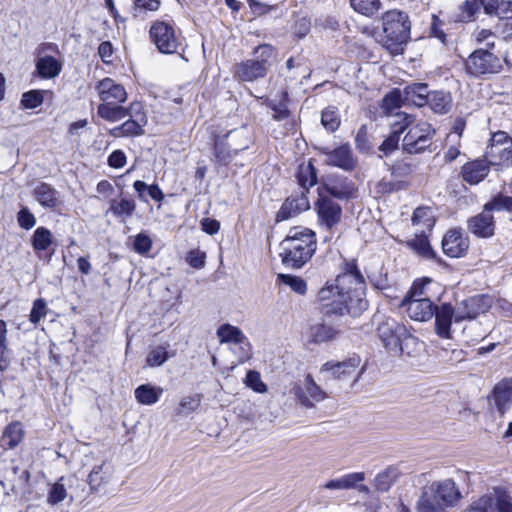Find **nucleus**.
<instances>
[{
    "label": "nucleus",
    "mask_w": 512,
    "mask_h": 512,
    "mask_svg": "<svg viewBox=\"0 0 512 512\" xmlns=\"http://www.w3.org/2000/svg\"><path fill=\"white\" fill-rule=\"evenodd\" d=\"M365 281L355 264H348L346 271L335 279V284L323 287L319 300L326 314H351L358 316L368 307L364 298Z\"/></svg>",
    "instance_id": "obj_1"
},
{
    "label": "nucleus",
    "mask_w": 512,
    "mask_h": 512,
    "mask_svg": "<svg viewBox=\"0 0 512 512\" xmlns=\"http://www.w3.org/2000/svg\"><path fill=\"white\" fill-rule=\"evenodd\" d=\"M317 248L315 233L305 227H294L281 242L282 263L289 268L303 267L314 255Z\"/></svg>",
    "instance_id": "obj_2"
},
{
    "label": "nucleus",
    "mask_w": 512,
    "mask_h": 512,
    "mask_svg": "<svg viewBox=\"0 0 512 512\" xmlns=\"http://www.w3.org/2000/svg\"><path fill=\"white\" fill-rule=\"evenodd\" d=\"M277 50L270 44H260L253 49V57L233 66V77L240 82L263 79L277 60Z\"/></svg>",
    "instance_id": "obj_3"
},
{
    "label": "nucleus",
    "mask_w": 512,
    "mask_h": 512,
    "mask_svg": "<svg viewBox=\"0 0 512 512\" xmlns=\"http://www.w3.org/2000/svg\"><path fill=\"white\" fill-rule=\"evenodd\" d=\"M461 497L460 491L451 479L433 482L422 489L416 503L417 512H445Z\"/></svg>",
    "instance_id": "obj_4"
},
{
    "label": "nucleus",
    "mask_w": 512,
    "mask_h": 512,
    "mask_svg": "<svg viewBox=\"0 0 512 512\" xmlns=\"http://www.w3.org/2000/svg\"><path fill=\"white\" fill-rule=\"evenodd\" d=\"M384 33L383 45L392 54L403 51V45L410 39L411 24L407 13L393 9L382 15Z\"/></svg>",
    "instance_id": "obj_5"
},
{
    "label": "nucleus",
    "mask_w": 512,
    "mask_h": 512,
    "mask_svg": "<svg viewBox=\"0 0 512 512\" xmlns=\"http://www.w3.org/2000/svg\"><path fill=\"white\" fill-rule=\"evenodd\" d=\"M377 333L383 346L393 353H403L404 344H417V339L409 333L407 328L393 318H384L378 324Z\"/></svg>",
    "instance_id": "obj_6"
},
{
    "label": "nucleus",
    "mask_w": 512,
    "mask_h": 512,
    "mask_svg": "<svg viewBox=\"0 0 512 512\" xmlns=\"http://www.w3.org/2000/svg\"><path fill=\"white\" fill-rule=\"evenodd\" d=\"M412 122H414L413 117ZM407 129L408 131L404 136L402 143V148L405 152L409 154H418L431 145L435 131L428 122L420 121L416 124L411 123Z\"/></svg>",
    "instance_id": "obj_7"
},
{
    "label": "nucleus",
    "mask_w": 512,
    "mask_h": 512,
    "mask_svg": "<svg viewBox=\"0 0 512 512\" xmlns=\"http://www.w3.org/2000/svg\"><path fill=\"white\" fill-rule=\"evenodd\" d=\"M150 38L163 54H174L181 47V37L172 24L165 21H156L150 28Z\"/></svg>",
    "instance_id": "obj_8"
},
{
    "label": "nucleus",
    "mask_w": 512,
    "mask_h": 512,
    "mask_svg": "<svg viewBox=\"0 0 512 512\" xmlns=\"http://www.w3.org/2000/svg\"><path fill=\"white\" fill-rule=\"evenodd\" d=\"M466 71L473 76L494 74L502 68L501 60L488 49H477L465 63Z\"/></svg>",
    "instance_id": "obj_9"
},
{
    "label": "nucleus",
    "mask_w": 512,
    "mask_h": 512,
    "mask_svg": "<svg viewBox=\"0 0 512 512\" xmlns=\"http://www.w3.org/2000/svg\"><path fill=\"white\" fill-rule=\"evenodd\" d=\"M301 406L313 408L327 398L326 392L315 382L312 375L307 374L302 382H296L290 390Z\"/></svg>",
    "instance_id": "obj_10"
},
{
    "label": "nucleus",
    "mask_w": 512,
    "mask_h": 512,
    "mask_svg": "<svg viewBox=\"0 0 512 512\" xmlns=\"http://www.w3.org/2000/svg\"><path fill=\"white\" fill-rule=\"evenodd\" d=\"M132 117L119 126L110 129L109 134L114 138L134 137L144 134L147 117L140 102L131 103Z\"/></svg>",
    "instance_id": "obj_11"
},
{
    "label": "nucleus",
    "mask_w": 512,
    "mask_h": 512,
    "mask_svg": "<svg viewBox=\"0 0 512 512\" xmlns=\"http://www.w3.org/2000/svg\"><path fill=\"white\" fill-rule=\"evenodd\" d=\"M318 215V223L326 230H332L337 226L342 217V208L340 205L328 196L322 194L315 204Z\"/></svg>",
    "instance_id": "obj_12"
},
{
    "label": "nucleus",
    "mask_w": 512,
    "mask_h": 512,
    "mask_svg": "<svg viewBox=\"0 0 512 512\" xmlns=\"http://www.w3.org/2000/svg\"><path fill=\"white\" fill-rule=\"evenodd\" d=\"M325 164L340 168L344 171H352L357 165V159L354 157L349 144L340 145L334 149L323 147L320 149Z\"/></svg>",
    "instance_id": "obj_13"
},
{
    "label": "nucleus",
    "mask_w": 512,
    "mask_h": 512,
    "mask_svg": "<svg viewBox=\"0 0 512 512\" xmlns=\"http://www.w3.org/2000/svg\"><path fill=\"white\" fill-rule=\"evenodd\" d=\"M469 238L460 228L448 230L442 239V249L451 258L464 256L469 249Z\"/></svg>",
    "instance_id": "obj_14"
},
{
    "label": "nucleus",
    "mask_w": 512,
    "mask_h": 512,
    "mask_svg": "<svg viewBox=\"0 0 512 512\" xmlns=\"http://www.w3.org/2000/svg\"><path fill=\"white\" fill-rule=\"evenodd\" d=\"M361 364L359 356H352L342 362L329 361L321 367L322 372H331L332 377L339 380H345L356 375V380L363 372V368L358 371Z\"/></svg>",
    "instance_id": "obj_15"
},
{
    "label": "nucleus",
    "mask_w": 512,
    "mask_h": 512,
    "mask_svg": "<svg viewBox=\"0 0 512 512\" xmlns=\"http://www.w3.org/2000/svg\"><path fill=\"white\" fill-rule=\"evenodd\" d=\"M491 307V299L486 295H475L464 300L457 308L455 322L474 319Z\"/></svg>",
    "instance_id": "obj_16"
},
{
    "label": "nucleus",
    "mask_w": 512,
    "mask_h": 512,
    "mask_svg": "<svg viewBox=\"0 0 512 512\" xmlns=\"http://www.w3.org/2000/svg\"><path fill=\"white\" fill-rule=\"evenodd\" d=\"M395 121L391 122L392 131L379 146V150L388 155L398 148L401 134L412 123V116L406 113H395Z\"/></svg>",
    "instance_id": "obj_17"
},
{
    "label": "nucleus",
    "mask_w": 512,
    "mask_h": 512,
    "mask_svg": "<svg viewBox=\"0 0 512 512\" xmlns=\"http://www.w3.org/2000/svg\"><path fill=\"white\" fill-rule=\"evenodd\" d=\"M96 89L102 101L101 104H121L127 100L125 88L111 78L102 79Z\"/></svg>",
    "instance_id": "obj_18"
},
{
    "label": "nucleus",
    "mask_w": 512,
    "mask_h": 512,
    "mask_svg": "<svg viewBox=\"0 0 512 512\" xmlns=\"http://www.w3.org/2000/svg\"><path fill=\"white\" fill-rule=\"evenodd\" d=\"M325 191L338 199L352 198L356 192L355 185L348 178L339 175H330L323 183Z\"/></svg>",
    "instance_id": "obj_19"
},
{
    "label": "nucleus",
    "mask_w": 512,
    "mask_h": 512,
    "mask_svg": "<svg viewBox=\"0 0 512 512\" xmlns=\"http://www.w3.org/2000/svg\"><path fill=\"white\" fill-rule=\"evenodd\" d=\"M408 316L415 321L426 322L434 316L436 305L429 298H419L402 305Z\"/></svg>",
    "instance_id": "obj_20"
},
{
    "label": "nucleus",
    "mask_w": 512,
    "mask_h": 512,
    "mask_svg": "<svg viewBox=\"0 0 512 512\" xmlns=\"http://www.w3.org/2000/svg\"><path fill=\"white\" fill-rule=\"evenodd\" d=\"M457 310L449 303H444L435 308V327L436 333L441 338H451V323L455 320Z\"/></svg>",
    "instance_id": "obj_21"
},
{
    "label": "nucleus",
    "mask_w": 512,
    "mask_h": 512,
    "mask_svg": "<svg viewBox=\"0 0 512 512\" xmlns=\"http://www.w3.org/2000/svg\"><path fill=\"white\" fill-rule=\"evenodd\" d=\"M217 335L221 342L240 344V350L242 351L239 359L240 362H244L250 357L249 344L244 341L246 338L240 329L229 324H224L217 330Z\"/></svg>",
    "instance_id": "obj_22"
},
{
    "label": "nucleus",
    "mask_w": 512,
    "mask_h": 512,
    "mask_svg": "<svg viewBox=\"0 0 512 512\" xmlns=\"http://www.w3.org/2000/svg\"><path fill=\"white\" fill-rule=\"evenodd\" d=\"M468 230L479 238H489L494 235V218L488 212H482L471 217L467 222Z\"/></svg>",
    "instance_id": "obj_23"
},
{
    "label": "nucleus",
    "mask_w": 512,
    "mask_h": 512,
    "mask_svg": "<svg viewBox=\"0 0 512 512\" xmlns=\"http://www.w3.org/2000/svg\"><path fill=\"white\" fill-rule=\"evenodd\" d=\"M490 168L486 160H474L462 166L461 175L470 185L480 183L489 173Z\"/></svg>",
    "instance_id": "obj_24"
},
{
    "label": "nucleus",
    "mask_w": 512,
    "mask_h": 512,
    "mask_svg": "<svg viewBox=\"0 0 512 512\" xmlns=\"http://www.w3.org/2000/svg\"><path fill=\"white\" fill-rule=\"evenodd\" d=\"M136 210V202L134 199L121 194L118 198H113L109 202L107 214H112L115 218L122 222L131 218Z\"/></svg>",
    "instance_id": "obj_25"
},
{
    "label": "nucleus",
    "mask_w": 512,
    "mask_h": 512,
    "mask_svg": "<svg viewBox=\"0 0 512 512\" xmlns=\"http://www.w3.org/2000/svg\"><path fill=\"white\" fill-rule=\"evenodd\" d=\"M308 208L309 201L304 193L296 198H288L277 212L276 221L280 222L292 218Z\"/></svg>",
    "instance_id": "obj_26"
},
{
    "label": "nucleus",
    "mask_w": 512,
    "mask_h": 512,
    "mask_svg": "<svg viewBox=\"0 0 512 512\" xmlns=\"http://www.w3.org/2000/svg\"><path fill=\"white\" fill-rule=\"evenodd\" d=\"M493 399L497 410L504 414L512 403V378H505L493 389Z\"/></svg>",
    "instance_id": "obj_27"
},
{
    "label": "nucleus",
    "mask_w": 512,
    "mask_h": 512,
    "mask_svg": "<svg viewBox=\"0 0 512 512\" xmlns=\"http://www.w3.org/2000/svg\"><path fill=\"white\" fill-rule=\"evenodd\" d=\"M365 480L364 472H352L339 478L330 479L320 488L326 490H350L357 487V484Z\"/></svg>",
    "instance_id": "obj_28"
},
{
    "label": "nucleus",
    "mask_w": 512,
    "mask_h": 512,
    "mask_svg": "<svg viewBox=\"0 0 512 512\" xmlns=\"http://www.w3.org/2000/svg\"><path fill=\"white\" fill-rule=\"evenodd\" d=\"M37 202L45 208H55L59 204V193L50 184L41 182L33 190Z\"/></svg>",
    "instance_id": "obj_29"
},
{
    "label": "nucleus",
    "mask_w": 512,
    "mask_h": 512,
    "mask_svg": "<svg viewBox=\"0 0 512 512\" xmlns=\"http://www.w3.org/2000/svg\"><path fill=\"white\" fill-rule=\"evenodd\" d=\"M404 101L417 107H423L427 104L430 92L425 83H413L403 89Z\"/></svg>",
    "instance_id": "obj_30"
},
{
    "label": "nucleus",
    "mask_w": 512,
    "mask_h": 512,
    "mask_svg": "<svg viewBox=\"0 0 512 512\" xmlns=\"http://www.w3.org/2000/svg\"><path fill=\"white\" fill-rule=\"evenodd\" d=\"M97 114L106 121L117 122L132 117L131 105L125 108L120 104H100L97 107Z\"/></svg>",
    "instance_id": "obj_31"
},
{
    "label": "nucleus",
    "mask_w": 512,
    "mask_h": 512,
    "mask_svg": "<svg viewBox=\"0 0 512 512\" xmlns=\"http://www.w3.org/2000/svg\"><path fill=\"white\" fill-rule=\"evenodd\" d=\"M170 345H157L150 347L146 355V366L150 368L162 366L168 359L176 355V351L169 349Z\"/></svg>",
    "instance_id": "obj_32"
},
{
    "label": "nucleus",
    "mask_w": 512,
    "mask_h": 512,
    "mask_svg": "<svg viewBox=\"0 0 512 512\" xmlns=\"http://www.w3.org/2000/svg\"><path fill=\"white\" fill-rule=\"evenodd\" d=\"M435 221L434 212L429 207H418L413 213L412 223L421 234L431 231L435 225Z\"/></svg>",
    "instance_id": "obj_33"
},
{
    "label": "nucleus",
    "mask_w": 512,
    "mask_h": 512,
    "mask_svg": "<svg viewBox=\"0 0 512 512\" xmlns=\"http://www.w3.org/2000/svg\"><path fill=\"white\" fill-rule=\"evenodd\" d=\"M337 335V331L329 325L316 323L311 325L306 332L309 342L314 344H321L333 340Z\"/></svg>",
    "instance_id": "obj_34"
},
{
    "label": "nucleus",
    "mask_w": 512,
    "mask_h": 512,
    "mask_svg": "<svg viewBox=\"0 0 512 512\" xmlns=\"http://www.w3.org/2000/svg\"><path fill=\"white\" fill-rule=\"evenodd\" d=\"M24 437L23 425L19 421L8 424L2 434V446L7 449H13L18 446Z\"/></svg>",
    "instance_id": "obj_35"
},
{
    "label": "nucleus",
    "mask_w": 512,
    "mask_h": 512,
    "mask_svg": "<svg viewBox=\"0 0 512 512\" xmlns=\"http://www.w3.org/2000/svg\"><path fill=\"white\" fill-rule=\"evenodd\" d=\"M61 63L53 56L39 57L36 62V71L43 79L55 78L61 72Z\"/></svg>",
    "instance_id": "obj_36"
},
{
    "label": "nucleus",
    "mask_w": 512,
    "mask_h": 512,
    "mask_svg": "<svg viewBox=\"0 0 512 512\" xmlns=\"http://www.w3.org/2000/svg\"><path fill=\"white\" fill-rule=\"evenodd\" d=\"M484 6V0H466L458 8L455 21L461 23L472 22Z\"/></svg>",
    "instance_id": "obj_37"
},
{
    "label": "nucleus",
    "mask_w": 512,
    "mask_h": 512,
    "mask_svg": "<svg viewBox=\"0 0 512 512\" xmlns=\"http://www.w3.org/2000/svg\"><path fill=\"white\" fill-rule=\"evenodd\" d=\"M427 104L437 114H446L452 108V96L445 91H432Z\"/></svg>",
    "instance_id": "obj_38"
},
{
    "label": "nucleus",
    "mask_w": 512,
    "mask_h": 512,
    "mask_svg": "<svg viewBox=\"0 0 512 512\" xmlns=\"http://www.w3.org/2000/svg\"><path fill=\"white\" fill-rule=\"evenodd\" d=\"M163 389L151 384H142L135 389L136 400L143 405H153L160 399Z\"/></svg>",
    "instance_id": "obj_39"
},
{
    "label": "nucleus",
    "mask_w": 512,
    "mask_h": 512,
    "mask_svg": "<svg viewBox=\"0 0 512 512\" xmlns=\"http://www.w3.org/2000/svg\"><path fill=\"white\" fill-rule=\"evenodd\" d=\"M485 158L489 165H501L512 158V146L488 145Z\"/></svg>",
    "instance_id": "obj_40"
},
{
    "label": "nucleus",
    "mask_w": 512,
    "mask_h": 512,
    "mask_svg": "<svg viewBox=\"0 0 512 512\" xmlns=\"http://www.w3.org/2000/svg\"><path fill=\"white\" fill-rule=\"evenodd\" d=\"M400 472L395 466H388L379 472L374 479V487L379 492H387L391 486L397 481Z\"/></svg>",
    "instance_id": "obj_41"
},
{
    "label": "nucleus",
    "mask_w": 512,
    "mask_h": 512,
    "mask_svg": "<svg viewBox=\"0 0 512 512\" xmlns=\"http://www.w3.org/2000/svg\"><path fill=\"white\" fill-rule=\"evenodd\" d=\"M229 143V148L237 155L238 152L243 151L249 147L250 139L248 137V131L245 128L230 131L224 137Z\"/></svg>",
    "instance_id": "obj_42"
},
{
    "label": "nucleus",
    "mask_w": 512,
    "mask_h": 512,
    "mask_svg": "<svg viewBox=\"0 0 512 512\" xmlns=\"http://www.w3.org/2000/svg\"><path fill=\"white\" fill-rule=\"evenodd\" d=\"M30 241L33 250L38 253L40 251L48 250L49 247L54 243V237L49 229L40 226L33 232Z\"/></svg>",
    "instance_id": "obj_43"
},
{
    "label": "nucleus",
    "mask_w": 512,
    "mask_h": 512,
    "mask_svg": "<svg viewBox=\"0 0 512 512\" xmlns=\"http://www.w3.org/2000/svg\"><path fill=\"white\" fill-rule=\"evenodd\" d=\"M352 9L366 17H373L381 9L380 0H350Z\"/></svg>",
    "instance_id": "obj_44"
},
{
    "label": "nucleus",
    "mask_w": 512,
    "mask_h": 512,
    "mask_svg": "<svg viewBox=\"0 0 512 512\" xmlns=\"http://www.w3.org/2000/svg\"><path fill=\"white\" fill-rule=\"evenodd\" d=\"M493 211L512 212V196H507L501 193L494 196L484 205V212H488L490 214Z\"/></svg>",
    "instance_id": "obj_45"
},
{
    "label": "nucleus",
    "mask_w": 512,
    "mask_h": 512,
    "mask_svg": "<svg viewBox=\"0 0 512 512\" xmlns=\"http://www.w3.org/2000/svg\"><path fill=\"white\" fill-rule=\"evenodd\" d=\"M403 101V93L398 89H394L382 99L381 109L386 115L393 114L395 110L401 107Z\"/></svg>",
    "instance_id": "obj_46"
},
{
    "label": "nucleus",
    "mask_w": 512,
    "mask_h": 512,
    "mask_svg": "<svg viewBox=\"0 0 512 512\" xmlns=\"http://www.w3.org/2000/svg\"><path fill=\"white\" fill-rule=\"evenodd\" d=\"M214 156L223 165H227L234 158V153L229 148V143L224 138H217L214 145Z\"/></svg>",
    "instance_id": "obj_47"
},
{
    "label": "nucleus",
    "mask_w": 512,
    "mask_h": 512,
    "mask_svg": "<svg viewBox=\"0 0 512 512\" xmlns=\"http://www.w3.org/2000/svg\"><path fill=\"white\" fill-rule=\"evenodd\" d=\"M321 123L327 131H336L341 123L337 108L332 106L325 108L321 114Z\"/></svg>",
    "instance_id": "obj_48"
},
{
    "label": "nucleus",
    "mask_w": 512,
    "mask_h": 512,
    "mask_svg": "<svg viewBox=\"0 0 512 512\" xmlns=\"http://www.w3.org/2000/svg\"><path fill=\"white\" fill-rule=\"evenodd\" d=\"M407 187V182L404 180H395L393 177L392 179H385L383 178L381 181H379L375 187L377 194H390L393 192H397L400 190H403Z\"/></svg>",
    "instance_id": "obj_49"
},
{
    "label": "nucleus",
    "mask_w": 512,
    "mask_h": 512,
    "mask_svg": "<svg viewBox=\"0 0 512 512\" xmlns=\"http://www.w3.org/2000/svg\"><path fill=\"white\" fill-rule=\"evenodd\" d=\"M409 245L413 250H415L419 255L423 257L432 258L434 256L430 243L424 234L420 233V235H417L413 240L409 242Z\"/></svg>",
    "instance_id": "obj_50"
},
{
    "label": "nucleus",
    "mask_w": 512,
    "mask_h": 512,
    "mask_svg": "<svg viewBox=\"0 0 512 512\" xmlns=\"http://www.w3.org/2000/svg\"><path fill=\"white\" fill-rule=\"evenodd\" d=\"M278 279L300 295H304L307 291V284L301 277L279 274Z\"/></svg>",
    "instance_id": "obj_51"
},
{
    "label": "nucleus",
    "mask_w": 512,
    "mask_h": 512,
    "mask_svg": "<svg viewBox=\"0 0 512 512\" xmlns=\"http://www.w3.org/2000/svg\"><path fill=\"white\" fill-rule=\"evenodd\" d=\"M43 94L44 92L40 90L25 92L21 98V105L26 109H35L43 103Z\"/></svg>",
    "instance_id": "obj_52"
},
{
    "label": "nucleus",
    "mask_w": 512,
    "mask_h": 512,
    "mask_svg": "<svg viewBox=\"0 0 512 512\" xmlns=\"http://www.w3.org/2000/svg\"><path fill=\"white\" fill-rule=\"evenodd\" d=\"M297 178L301 187L305 189L312 187L317 182L316 172L311 164L304 168H301L297 175Z\"/></svg>",
    "instance_id": "obj_53"
},
{
    "label": "nucleus",
    "mask_w": 512,
    "mask_h": 512,
    "mask_svg": "<svg viewBox=\"0 0 512 512\" xmlns=\"http://www.w3.org/2000/svg\"><path fill=\"white\" fill-rule=\"evenodd\" d=\"M493 501L497 512H512V497L505 491H496Z\"/></svg>",
    "instance_id": "obj_54"
},
{
    "label": "nucleus",
    "mask_w": 512,
    "mask_h": 512,
    "mask_svg": "<svg viewBox=\"0 0 512 512\" xmlns=\"http://www.w3.org/2000/svg\"><path fill=\"white\" fill-rule=\"evenodd\" d=\"M494 501L493 497L483 495L475 500L465 512H493Z\"/></svg>",
    "instance_id": "obj_55"
},
{
    "label": "nucleus",
    "mask_w": 512,
    "mask_h": 512,
    "mask_svg": "<svg viewBox=\"0 0 512 512\" xmlns=\"http://www.w3.org/2000/svg\"><path fill=\"white\" fill-rule=\"evenodd\" d=\"M199 406V396H186L180 400L176 413L178 415H188L189 413L195 411Z\"/></svg>",
    "instance_id": "obj_56"
},
{
    "label": "nucleus",
    "mask_w": 512,
    "mask_h": 512,
    "mask_svg": "<svg viewBox=\"0 0 512 512\" xmlns=\"http://www.w3.org/2000/svg\"><path fill=\"white\" fill-rule=\"evenodd\" d=\"M245 384L257 393H265L267 391V386L262 381L260 373L255 370L247 372Z\"/></svg>",
    "instance_id": "obj_57"
},
{
    "label": "nucleus",
    "mask_w": 512,
    "mask_h": 512,
    "mask_svg": "<svg viewBox=\"0 0 512 512\" xmlns=\"http://www.w3.org/2000/svg\"><path fill=\"white\" fill-rule=\"evenodd\" d=\"M67 497V491L60 481L54 483L48 493L47 502L50 505H57Z\"/></svg>",
    "instance_id": "obj_58"
},
{
    "label": "nucleus",
    "mask_w": 512,
    "mask_h": 512,
    "mask_svg": "<svg viewBox=\"0 0 512 512\" xmlns=\"http://www.w3.org/2000/svg\"><path fill=\"white\" fill-rule=\"evenodd\" d=\"M152 248V240L148 234L141 232L134 237L133 249L140 255L147 254Z\"/></svg>",
    "instance_id": "obj_59"
},
{
    "label": "nucleus",
    "mask_w": 512,
    "mask_h": 512,
    "mask_svg": "<svg viewBox=\"0 0 512 512\" xmlns=\"http://www.w3.org/2000/svg\"><path fill=\"white\" fill-rule=\"evenodd\" d=\"M390 171L395 180H402L412 173L413 166L404 161H397L391 166Z\"/></svg>",
    "instance_id": "obj_60"
},
{
    "label": "nucleus",
    "mask_w": 512,
    "mask_h": 512,
    "mask_svg": "<svg viewBox=\"0 0 512 512\" xmlns=\"http://www.w3.org/2000/svg\"><path fill=\"white\" fill-rule=\"evenodd\" d=\"M17 221L21 228L29 230L36 224L35 216L27 207H23L17 214Z\"/></svg>",
    "instance_id": "obj_61"
},
{
    "label": "nucleus",
    "mask_w": 512,
    "mask_h": 512,
    "mask_svg": "<svg viewBox=\"0 0 512 512\" xmlns=\"http://www.w3.org/2000/svg\"><path fill=\"white\" fill-rule=\"evenodd\" d=\"M46 315V302L44 299H37L33 303V307L30 312V321L33 324H37Z\"/></svg>",
    "instance_id": "obj_62"
},
{
    "label": "nucleus",
    "mask_w": 512,
    "mask_h": 512,
    "mask_svg": "<svg viewBox=\"0 0 512 512\" xmlns=\"http://www.w3.org/2000/svg\"><path fill=\"white\" fill-rule=\"evenodd\" d=\"M254 14L263 15L275 7L274 0H248Z\"/></svg>",
    "instance_id": "obj_63"
},
{
    "label": "nucleus",
    "mask_w": 512,
    "mask_h": 512,
    "mask_svg": "<svg viewBox=\"0 0 512 512\" xmlns=\"http://www.w3.org/2000/svg\"><path fill=\"white\" fill-rule=\"evenodd\" d=\"M497 17L512 19V0H498Z\"/></svg>",
    "instance_id": "obj_64"
}]
</instances>
